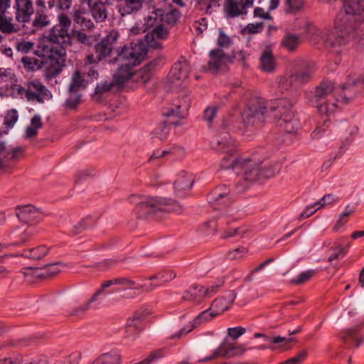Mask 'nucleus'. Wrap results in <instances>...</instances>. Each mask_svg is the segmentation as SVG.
I'll return each mask as SVG.
<instances>
[{"mask_svg":"<svg viewBox=\"0 0 364 364\" xmlns=\"http://www.w3.org/2000/svg\"><path fill=\"white\" fill-rule=\"evenodd\" d=\"M209 203L211 205H218L220 200L226 205H230L232 203L230 191L226 185H221L216 187L208 196Z\"/></svg>","mask_w":364,"mask_h":364,"instance_id":"19","label":"nucleus"},{"mask_svg":"<svg viewBox=\"0 0 364 364\" xmlns=\"http://www.w3.org/2000/svg\"><path fill=\"white\" fill-rule=\"evenodd\" d=\"M292 104L286 99H280L272 109V117L278 120V126L287 134L296 133L299 123L291 112Z\"/></svg>","mask_w":364,"mask_h":364,"instance_id":"9","label":"nucleus"},{"mask_svg":"<svg viewBox=\"0 0 364 364\" xmlns=\"http://www.w3.org/2000/svg\"><path fill=\"white\" fill-rule=\"evenodd\" d=\"M236 296L237 294L234 290L228 291L224 296L217 298L213 301L210 306L211 309L216 315L220 314L230 307Z\"/></svg>","mask_w":364,"mask_h":364,"instance_id":"22","label":"nucleus"},{"mask_svg":"<svg viewBox=\"0 0 364 364\" xmlns=\"http://www.w3.org/2000/svg\"><path fill=\"white\" fill-rule=\"evenodd\" d=\"M212 146L217 151L225 154L220 161V168H231L240 175L241 166L245 159L238 157L237 155L235 141L229 135H227L220 139H217L213 141Z\"/></svg>","mask_w":364,"mask_h":364,"instance_id":"7","label":"nucleus"},{"mask_svg":"<svg viewBox=\"0 0 364 364\" xmlns=\"http://www.w3.org/2000/svg\"><path fill=\"white\" fill-rule=\"evenodd\" d=\"M122 358L120 354L112 350L102 353L88 364H121Z\"/></svg>","mask_w":364,"mask_h":364,"instance_id":"31","label":"nucleus"},{"mask_svg":"<svg viewBox=\"0 0 364 364\" xmlns=\"http://www.w3.org/2000/svg\"><path fill=\"white\" fill-rule=\"evenodd\" d=\"M65 267V265L61 262L47 263V279L56 277Z\"/></svg>","mask_w":364,"mask_h":364,"instance_id":"45","label":"nucleus"},{"mask_svg":"<svg viewBox=\"0 0 364 364\" xmlns=\"http://www.w3.org/2000/svg\"><path fill=\"white\" fill-rule=\"evenodd\" d=\"M117 285L122 287V290H132L127 298H134L144 292H150L158 287L159 284H154V282L146 284H139L128 277L117 278Z\"/></svg>","mask_w":364,"mask_h":364,"instance_id":"12","label":"nucleus"},{"mask_svg":"<svg viewBox=\"0 0 364 364\" xmlns=\"http://www.w3.org/2000/svg\"><path fill=\"white\" fill-rule=\"evenodd\" d=\"M363 87V80L358 78L351 82H348L343 86L338 96L336 97V102L347 105L352 102L362 91Z\"/></svg>","mask_w":364,"mask_h":364,"instance_id":"13","label":"nucleus"},{"mask_svg":"<svg viewBox=\"0 0 364 364\" xmlns=\"http://www.w3.org/2000/svg\"><path fill=\"white\" fill-rule=\"evenodd\" d=\"M219 35L217 40L218 48H228L232 44V38L227 36L222 29H219Z\"/></svg>","mask_w":364,"mask_h":364,"instance_id":"53","label":"nucleus"},{"mask_svg":"<svg viewBox=\"0 0 364 364\" xmlns=\"http://www.w3.org/2000/svg\"><path fill=\"white\" fill-rule=\"evenodd\" d=\"M342 21L343 23H340L337 18L335 31L322 35L323 44L326 48L334 49L346 44L350 36L364 40V22L360 23L359 26L355 28L352 25V20L348 17Z\"/></svg>","mask_w":364,"mask_h":364,"instance_id":"5","label":"nucleus"},{"mask_svg":"<svg viewBox=\"0 0 364 364\" xmlns=\"http://www.w3.org/2000/svg\"><path fill=\"white\" fill-rule=\"evenodd\" d=\"M176 277V273L171 269H164L159 272L151 277H149V280H159V283H154L159 284L158 287L163 285L165 283L171 282Z\"/></svg>","mask_w":364,"mask_h":364,"instance_id":"37","label":"nucleus"},{"mask_svg":"<svg viewBox=\"0 0 364 364\" xmlns=\"http://www.w3.org/2000/svg\"><path fill=\"white\" fill-rule=\"evenodd\" d=\"M117 38V32L112 31L100 43L95 45V49L97 53L98 60H101L109 55L113 50L114 44L115 43Z\"/></svg>","mask_w":364,"mask_h":364,"instance_id":"17","label":"nucleus"},{"mask_svg":"<svg viewBox=\"0 0 364 364\" xmlns=\"http://www.w3.org/2000/svg\"><path fill=\"white\" fill-rule=\"evenodd\" d=\"M34 43L30 41H21L17 43L16 50L23 53H28L33 47Z\"/></svg>","mask_w":364,"mask_h":364,"instance_id":"64","label":"nucleus"},{"mask_svg":"<svg viewBox=\"0 0 364 364\" xmlns=\"http://www.w3.org/2000/svg\"><path fill=\"white\" fill-rule=\"evenodd\" d=\"M301 43L300 36L287 33L282 41V46L289 51H294Z\"/></svg>","mask_w":364,"mask_h":364,"instance_id":"36","label":"nucleus"},{"mask_svg":"<svg viewBox=\"0 0 364 364\" xmlns=\"http://www.w3.org/2000/svg\"><path fill=\"white\" fill-rule=\"evenodd\" d=\"M264 29V23H249L243 29V33L255 34L260 33Z\"/></svg>","mask_w":364,"mask_h":364,"instance_id":"56","label":"nucleus"},{"mask_svg":"<svg viewBox=\"0 0 364 364\" xmlns=\"http://www.w3.org/2000/svg\"><path fill=\"white\" fill-rule=\"evenodd\" d=\"M131 203H136L135 213L139 218L149 219L159 212L181 213L183 207L178 202L161 197L146 196L140 198L132 195Z\"/></svg>","mask_w":364,"mask_h":364,"instance_id":"4","label":"nucleus"},{"mask_svg":"<svg viewBox=\"0 0 364 364\" xmlns=\"http://www.w3.org/2000/svg\"><path fill=\"white\" fill-rule=\"evenodd\" d=\"M264 340L269 342L271 345L276 346L279 344L278 348H282L284 350H289L290 347L288 346L289 343L295 341V338H286L282 337L280 336L275 337H269L266 335L263 337Z\"/></svg>","mask_w":364,"mask_h":364,"instance_id":"39","label":"nucleus"},{"mask_svg":"<svg viewBox=\"0 0 364 364\" xmlns=\"http://www.w3.org/2000/svg\"><path fill=\"white\" fill-rule=\"evenodd\" d=\"M148 48L142 41L132 43L131 46H124L117 50V56L112 62L122 63L114 75L117 86H123L132 77L134 74L133 68L144 60Z\"/></svg>","mask_w":364,"mask_h":364,"instance_id":"2","label":"nucleus"},{"mask_svg":"<svg viewBox=\"0 0 364 364\" xmlns=\"http://www.w3.org/2000/svg\"><path fill=\"white\" fill-rule=\"evenodd\" d=\"M45 267L46 264H43L41 266L27 267L23 268L21 272L28 283L33 284L38 280H42L46 277Z\"/></svg>","mask_w":364,"mask_h":364,"instance_id":"27","label":"nucleus"},{"mask_svg":"<svg viewBox=\"0 0 364 364\" xmlns=\"http://www.w3.org/2000/svg\"><path fill=\"white\" fill-rule=\"evenodd\" d=\"M16 214L19 220L25 223H34L42 216L41 213L31 205L18 206Z\"/></svg>","mask_w":364,"mask_h":364,"instance_id":"23","label":"nucleus"},{"mask_svg":"<svg viewBox=\"0 0 364 364\" xmlns=\"http://www.w3.org/2000/svg\"><path fill=\"white\" fill-rule=\"evenodd\" d=\"M81 358L79 351L65 355L60 350L50 348L47 353V364H79Z\"/></svg>","mask_w":364,"mask_h":364,"instance_id":"15","label":"nucleus"},{"mask_svg":"<svg viewBox=\"0 0 364 364\" xmlns=\"http://www.w3.org/2000/svg\"><path fill=\"white\" fill-rule=\"evenodd\" d=\"M225 280L223 278L219 279L215 284H213L207 288L204 287V293L205 296H212L218 291V289L224 284Z\"/></svg>","mask_w":364,"mask_h":364,"instance_id":"57","label":"nucleus"},{"mask_svg":"<svg viewBox=\"0 0 364 364\" xmlns=\"http://www.w3.org/2000/svg\"><path fill=\"white\" fill-rule=\"evenodd\" d=\"M246 329L242 326L229 328L228 329V335L233 340H237L240 336L243 335Z\"/></svg>","mask_w":364,"mask_h":364,"instance_id":"62","label":"nucleus"},{"mask_svg":"<svg viewBox=\"0 0 364 364\" xmlns=\"http://www.w3.org/2000/svg\"><path fill=\"white\" fill-rule=\"evenodd\" d=\"M346 14L355 16L364 12V0H343Z\"/></svg>","mask_w":364,"mask_h":364,"instance_id":"33","label":"nucleus"},{"mask_svg":"<svg viewBox=\"0 0 364 364\" xmlns=\"http://www.w3.org/2000/svg\"><path fill=\"white\" fill-rule=\"evenodd\" d=\"M92 15L97 22H102L107 17L106 6L102 1H95L90 8Z\"/></svg>","mask_w":364,"mask_h":364,"instance_id":"34","label":"nucleus"},{"mask_svg":"<svg viewBox=\"0 0 364 364\" xmlns=\"http://www.w3.org/2000/svg\"><path fill=\"white\" fill-rule=\"evenodd\" d=\"M164 58L162 57H157L152 60H151L149 63L145 65L141 69V72H143L146 77H149V73L154 70L156 68L161 66L164 63Z\"/></svg>","mask_w":364,"mask_h":364,"instance_id":"48","label":"nucleus"},{"mask_svg":"<svg viewBox=\"0 0 364 364\" xmlns=\"http://www.w3.org/2000/svg\"><path fill=\"white\" fill-rule=\"evenodd\" d=\"M0 364H45V362L43 360H36L30 363H26L24 362L22 355H18L4 360H0Z\"/></svg>","mask_w":364,"mask_h":364,"instance_id":"47","label":"nucleus"},{"mask_svg":"<svg viewBox=\"0 0 364 364\" xmlns=\"http://www.w3.org/2000/svg\"><path fill=\"white\" fill-rule=\"evenodd\" d=\"M260 68L265 73L274 72L277 66L275 58L272 50L269 48H266L260 56Z\"/></svg>","mask_w":364,"mask_h":364,"instance_id":"29","label":"nucleus"},{"mask_svg":"<svg viewBox=\"0 0 364 364\" xmlns=\"http://www.w3.org/2000/svg\"><path fill=\"white\" fill-rule=\"evenodd\" d=\"M228 346L225 343H221L218 348H217L213 354H211L210 356L205 357L200 361L201 362H208L213 359H216L220 357H225L228 358Z\"/></svg>","mask_w":364,"mask_h":364,"instance_id":"46","label":"nucleus"},{"mask_svg":"<svg viewBox=\"0 0 364 364\" xmlns=\"http://www.w3.org/2000/svg\"><path fill=\"white\" fill-rule=\"evenodd\" d=\"M181 16V13L178 9L175 8H171L168 11H165L161 9H155L152 13V16H149L144 18V26L146 28L144 31L149 28L153 27L156 21H158L161 23L173 26L177 23Z\"/></svg>","mask_w":364,"mask_h":364,"instance_id":"10","label":"nucleus"},{"mask_svg":"<svg viewBox=\"0 0 364 364\" xmlns=\"http://www.w3.org/2000/svg\"><path fill=\"white\" fill-rule=\"evenodd\" d=\"M339 200V197L333 194H326L319 201L315 203V205H317V209H320L323 206L334 204Z\"/></svg>","mask_w":364,"mask_h":364,"instance_id":"52","label":"nucleus"},{"mask_svg":"<svg viewBox=\"0 0 364 364\" xmlns=\"http://www.w3.org/2000/svg\"><path fill=\"white\" fill-rule=\"evenodd\" d=\"M334 89V83L331 80H325L316 87L314 92L309 97V102L311 105L316 107L321 114L326 115L323 120V125L318 126L312 132L311 136L314 139H319L321 134L329 127L330 122L328 115L333 113L337 106L336 98L333 95Z\"/></svg>","mask_w":364,"mask_h":364,"instance_id":"3","label":"nucleus"},{"mask_svg":"<svg viewBox=\"0 0 364 364\" xmlns=\"http://www.w3.org/2000/svg\"><path fill=\"white\" fill-rule=\"evenodd\" d=\"M304 0H284V10L288 14H296L304 6Z\"/></svg>","mask_w":364,"mask_h":364,"instance_id":"44","label":"nucleus"},{"mask_svg":"<svg viewBox=\"0 0 364 364\" xmlns=\"http://www.w3.org/2000/svg\"><path fill=\"white\" fill-rule=\"evenodd\" d=\"M314 71V63L311 61H304L301 64V68L291 75V80L297 81L300 83H305L311 78Z\"/></svg>","mask_w":364,"mask_h":364,"instance_id":"25","label":"nucleus"},{"mask_svg":"<svg viewBox=\"0 0 364 364\" xmlns=\"http://www.w3.org/2000/svg\"><path fill=\"white\" fill-rule=\"evenodd\" d=\"M23 68L26 71H36L39 70L45 61L43 59H37L28 56H24L21 59Z\"/></svg>","mask_w":364,"mask_h":364,"instance_id":"38","label":"nucleus"},{"mask_svg":"<svg viewBox=\"0 0 364 364\" xmlns=\"http://www.w3.org/2000/svg\"><path fill=\"white\" fill-rule=\"evenodd\" d=\"M246 252L247 250L243 247H240L233 250L229 251L227 253V257L230 260L240 259L242 258V255Z\"/></svg>","mask_w":364,"mask_h":364,"instance_id":"60","label":"nucleus"},{"mask_svg":"<svg viewBox=\"0 0 364 364\" xmlns=\"http://www.w3.org/2000/svg\"><path fill=\"white\" fill-rule=\"evenodd\" d=\"M228 358L242 355L246 349L243 346H228Z\"/></svg>","mask_w":364,"mask_h":364,"instance_id":"58","label":"nucleus"},{"mask_svg":"<svg viewBox=\"0 0 364 364\" xmlns=\"http://www.w3.org/2000/svg\"><path fill=\"white\" fill-rule=\"evenodd\" d=\"M350 247V245H348L346 247H344L341 245H337L336 247H333L332 249L333 252L328 257V262H332L336 259H338L339 257H344L347 252L348 248Z\"/></svg>","mask_w":364,"mask_h":364,"instance_id":"54","label":"nucleus"},{"mask_svg":"<svg viewBox=\"0 0 364 364\" xmlns=\"http://www.w3.org/2000/svg\"><path fill=\"white\" fill-rule=\"evenodd\" d=\"M315 274V271L313 269L307 270L300 273L296 278L292 279L290 283L294 285H299L305 283L311 279Z\"/></svg>","mask_w":364,"mask_h":364,"instance_id":"50","label":"nucleus"},{"mask_svg":"<svg viewBox=\"0 0 364 364\" xmlns=\"http://www.w3.org/2000/svg\"><path fill=\"white\" fill-rule=\"evenodd\" d=\"M94 301H92V297L91 299L89 300L85 304L80 305L77 308L72 310L70 313V316H76V315H79L80 314L85 313L88 309H90L91 304Z\"/></svg>","mask_w":364,"mask_h":364,"instance_id":"61","label":"nucleus"},{"mask_svg":"<svg viewBox=\"0 0 364 364\" xmlns=\"http://www.w3.org/2000/svg\"><path fill=\"white\" fill-rule=\"evenodd\" d=\"M204 287L198 284L191 285L183 294V299L195 304L200 303L205 297Z\"/></svg>","mask_w":364,"mask_h":364,"instance_id":"28","label":"nucleus"},{"mask_svg":"<svg viewBox=\"0 0 364 364\" xmlns=\"http://www.w3.org/2000/svg\"><path fill=\"white\" fill-rule=\"evenodd\" d=\"M194 179L191 173L182 171L174 183L176 194L179 197L185 196L191 190Z\"/></svg>","mask_w":364,"mask_h":364,"instance_id":"21","label":"nucleus"},{"mask_svg":"<svg viewBox=\"0 0 364 364\" xmlns=\"http://www.w3.org/2000/svg\"><path fill=\"white\" fill-rule=\"evenodd\" d=\"M84 82L85 80L82 77L81 73L79 70H75L72 76L68 92H78L82 87H85Z\"/></svg>","mask_w":364,"mask_h":364,"instance_id":"42","label":"nucleus"},{"mask_svg":"<svg viewBox=\"0 0 364 364\" xmlns=\"http://www.w3.org/2000/svg\"><path fill=\"white\" fill-rule=\"evenodd\" d=\"M280 171L279 164H262L252 159H245L240 168V174H242L244 181L253 183L257 181L272 178Z\"/></svg>","mask_w":364,"mask_h":364,"instance_id":"6","label":"nucleus"},{"mask_svg":"<svg viewBox=\"0 0 364 364\" xmlns=\"http://www.w3.org/2000/svg\"><path fill=\"white\" fill-rule=\"evenodd\" d=\"M60 24L55 26L50 31L47 41L51 43L47 55V80L58 75L65 66V46L70 43V36L68 29L71 21L68 16L62 14L59 16Z\"/></svg>","mask_w":364,"mask_h":364,"instance_id":"1","label":"nucleus"},{"mask_svg":"<svg viewBox=\"0 0 364 364\" xmlns=\"http://www.w3.org/2000/svg\"><path fill=\"white\" fill-rule=\"evenodd\" d=\"M189 107V102H188L186 105H178L177 109H169L166 112H164V115L168 118L171 117H176L178 119L181 118V111L179 109H187ZM178 120L171 121L167 120L164 122L163 124H161L160 127L155 129L153 132L154 137L158 138L161 141H164L167 139L169 134V126L170 125H178Z\"/></svg>","mask_w":364,"mask_h":364,"instance_id":"11","label":"nucleus"},{"mask_svg":"<svg viewBox=\"0 0 364 364\" xmlns=\"http://www.w3.org/2000/svg\"><path fill=\"white\" fill-rule=\"evenodd\" d=\"M234 219L232 215H230L226 211L220 213L215 217V221L206 222L205 223L208 227H213L218 230H225V226L230 225Z\"/></svg>","mask_w":364,"mask_h":364,"instance_id":"32","label":"nucleus"},{"mask_svg":"<svg viewBox=\"0 0 364 364\" xmlns=\"http://www.w3.org/2000/svg\"><path fill=\"white\" fill-rule=\"evenodd\" d=\"M191 70V65L188 60L181 57L171 69L168 75L171 83L175 86H180L182 82L188 78Z\"/></svg>","mask_w":364,"mask_h":364,"instance_id":"14","label":"nucleus"},{"mask_svg":"<svg viewBox=\"0 0 364 364\" xmlns=\"http://www.w3.org/2000/svg\"><path fill=\"white\" fill-rule=\"evenodd\" d=\"M144 328V316L141 314H134L127 318L126 333L127 337H135Z\"/></svg>","mask_w":364,"mask_h":364,"instance_id":"26","label":"nucleus"},{"mask_svg":"<svg viewBox=\"0 0 364 364\" xmlns=\"http://www.w3.org/2000/svg\"><path fill=\"white\" fill-rule=\"evenodd\" d=\"M114 86H117L114 79L111 82L105 81L97 84L95 90L94 97H96L97 100H99L102 94L110 91Z\"/></svg>","mask_w":364,"mask_h":364,"instance_id":"41","label":"nucleus"},{"mask_svg":"<svg viewBox=\"0 0 364 364\" xmlns=\"http://www.w3.org/2000/svg\"><path fill=\"white\" fill-rule=\"evenodd\" d=\"M268 107L266 102L262 98L252 100L247 107L242 112V119L245 126L259 127L269 118L272 117V109Z\"/></svg>","mask_w":364,"mask_h":364,"instance_id":"8","label":"nucleus"},{"mask_svg":"<svg viewBox=\"0 0 364 364\" xmlns=\"http://www.w3.org/2000/svg\"><path fill=\"white\" fill-rule=\"evenodd\" d=\"M223 11L227 18H232L245 15L247 11L243 10L240 3L237 0H225Z\"/></svg>","mask_w":364,"mask_h":364,"instance_id":"30","label":"nucleus"},{"mask_svg":"<svg viewBox=\"0 0 364 364\" xmlns=\"http://www.w3.org/2000/svg\"><path fill=\"white\" fill-rule=\"evenodd\" d=\"M23 256L33 260H41L46 256V248L43 245L25 251Z\"/></svg>","mask_w":364,"mask_h":364,"instance_id":"43","label":"nucleus"},{"mask_svg":"<svg viewBox=\"0 0 364 364\" xmlns=\"http://www.w3.org/2000/svg\"><path fill=\"white\" fill-rule=\"evenodd\" d=\"M124 4L119 11L122 16L131 14L140 10L142 7L143 0H123Z\"/></svg>","mask_w":364,"mask_h":364,"instance_id":"35","label":"nucleus"},{"mask_svg":"<svg viewBox=\"0 0 364 364\" xmlns=\"http://www.w3.org/2000/svg\"><path fill=\"white\" fill-rule=\"evenodd\" d=\"M154 26L151 31L145 36V45L154 48H161V43L158 40L166 38L168 31L160 22L156 21Z\"/></svg>","mask_w":364,"mask_h":364,"instance_id":"18","label":"nucleus"},{"mask_svg":"<svg viewBox=\"0 0 364 364\" xmlns=\"http://www.w3.org/2000/svg\"><path fill=\"white\" fill-rule=\"evenodd\" d=\"M244 234H245V232L244 231L242 232L240 228L228 229V230L225 229L223 230L221 237L223 239H227V238L232 237L236 235L243 236Z\"/></svg>","mask_w":364,"mask_h":364,"instance_id":"63","label":"nucleus"},{"mask_svg":"<svg viewBox=\"0 0 364 364\" xmlns=\"http://www.w3.org/2000/svg\"><path fill=\"white\" fill-rule=\"evenodd\" d=\"M26 92V97L29 101H36L43 102L44 86L38 81L29 82L27 85V89L20 87L18 92Z\"/></svg>","mask_w":364,"mask_h":364,"instance_id":"20","label":"nucleus"},{"mask_svg":"<svg viewBox=\"0 0 364 364\" xmlns=\"http://www.w3.org/2000/svg\"><path fill=\"white\" fill-rule=\"evenodd\" d=\"M81 95L77 91L68 92V97L65 100V106L70 109H75L80 102Z\"/></svg>","mask_w":364,"mask_h":364,"instance_id":"51","label":"nucleus"},{"mask_svg":"<svg viewBox=\"0 0 364 364\" xmlns=\"http://www.w3.org/2000/svg\"><path fill=\"white\" fill-rule=\"evenodd\" d=\"M0 31L5 33L16 32L14 24L11 23V18L8 19L6 14H0Z\"/></svg>","mask_w":364,"mask_h":364,"instance_id":"49","label":"nucleus"},{"mask_svg":"<svg viewBox=\"0 0 364 364\" xmlns=\"http://www.w3.org/2000/svg\"><path fill=\"white\" fill-rule=\"evenodd\" d=\"M217 315L211 309V306L201 312L199 315H198L192 321L193 323V327H198L203 323L210 321Z\"/></svg>","mask_w":364,"mask_h":364,"instance_id":"40","label":"nucleus"},{"mask_svg":"<svg viewBox=\"0 0 364 364\" xmlns=\"http://www.w3.org/2000/svg\"><path fill=\"white\" fill-rule=\"evenodd\" d=\"M18 120V113L16 109L9 110L4 117V125L7 128H11Z\"/></svg>","mask_w":364,"mask_h":364,"instance_id":"55","label":"nucleus"},{"mask_svg":"<svg viewBox=\"0 0 364 364\" xmlns=\"http://www.w3.org/2000/svg\"><path fill=\"white\" fill-rule=\"evenodd\" d=\"M210 60L207 65V70L213 73H218L227 63L232 62L230 57L221 48H215L209 52Z\"/></svg>","mask_w":364,"mask_h":364,"instance_id":"16","label":"nucleus"},{"mask_svg":"<svg viewBox=\"0 0 364 364\" xmlns=\"http://www.w3.org/2000/svg\"><path fill=\"white\" fill-rule=\"evenodd\" d=\"M179 147L173 148L172 149L169 150H164V151H159L156 150L154 151V153L151 154V156L149 159V162H153L155 159H159L161 157H163L167 154H173L175 150H179Z\"/></svg>","mask_w":364,"mask_h":364,"instance_id":"59","label":"nucleus"},{"mask_svg":"<svg viewBox=\"0 0 364 364\" xmlns=\"http://www.w3.org/2000/svg\"><path fill=\"white\" fill-rule=\"evenodd\" d=\"M16 20L20 23L28 22L33 14L32 2L29 0H16Z\"/></svg>","mask_w":364,"mask_h":364,"instance_id":"24","label":"nucleus"}]
</instances>
